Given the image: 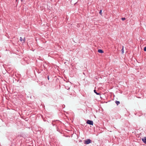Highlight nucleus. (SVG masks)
Segmentation results:
<instances>
[{
    "label": "nucleus",
    "instance_id": "nucleus-8",
    "mask_svg": "<svg viewBox=\"0 0 146 146\" xmlns=\"http://www.w3.org/2000/svg\"><path fill=\"white\" fill-rule=\"evenodd\" d=\"M19 40L21 42L23 41V39L22 38V37H20Z\"/></svg>",
    "mask_w": 146,
    "mask_h": 146
},
{
    "label": "nucleus",
    "instance_id": "nucleus-15",
    "mask_svg": "<svg viewBox=\"0 0 146 146\" xmlns=\"http://www.w3.org/2000/svg\"><path fill=\"white\" fill-rule=\"evenodd\" d=\"M23 41H24V42H25V38H24V40H23Z\"/></svg>",
    "mask_w": 146,
    "mask_h": 146
},
{
    "label": "nucleus",
    "instance_id": "nucleus-13",
    "mask_svg": "<svg viewBox=\"0 0 146 146\" xmlns=\"http://www.w3.org/2000/svg\"><path fill=\"white\" fill-rule=\"evenodd\" d=\"M43 66H44V68H46V66H45L44 64L43 65Z\"/></svg>",
    "mask_w": 146,
    "mask_h": 146
},
{
    "label": "nucleus",
    "instance_id": "nucleus-1",
    "mask_svg": "<svg viewBox=\"0 0 146 146\" xmlns=\"http://www.w3.org/2000/svg\"><path fill=\"white\" fill-rule=\"evenodd\" d=\"M86 123L88 124H89L90 125H93V124H94L93 122L92 121L90 120H87V121L86 122Z\"/></svg>",
    "mask_w": 146,
    "mask_h": 146
},
{
    "label": "nucleus",
    "instance_id": "nucleus-3",
    "mask_svg": "<svg viewBox=\"0 0 146 146\" xmlns=\"http://www.w3.org/2000/svg\"><path fill=\"white\" fill-rule=\"evenodd\" d=\"M141 139L143 142L145 144H146V137H144Z\"/></svg>",
    "mask_w": 146,
    "mask_h": 146
},
{
    "label": "nucleus",
    "instance_id": "nucleus-4",
    "mask_svg": "<svg viewBox=\"0 0 146 146\" xmlns=\"http://www.w3.org/2000/svg\"><path fill=\"white\" fill-rule=\"evenodd\" d=\"M98 52L99 53H102L103 52V51L102 49H99L98 50Z\"/></svg>",
    "mask_w": 146,
    "mask_h": 146
},
{
    "label": "nucleus",
    "instance_id": "nucleus-5",
    "mask_svg": "<svg viewBox=\"0 0 146 146\" xmlns=\"http://www.w3.org/2000/svg\"><path fill=\"white\" fill-rule=\"evenodd\" d=\"M94 92L95 94H97V95H100V93H98V92H96V90H94Z\"/></svg>",
    "mask_w": 146,
    "mask_h": 146
},
{
    "label": "nucleus",
    "instance_id": "nucleus-11",
    "mask_svg": "<svg viewBox=\"0 0 146 146\" xmlns=\"http://www.w3.org/2000/svg\"><path fill=\"white\" fill-rule=\"evenodd\" d=\"M47 78L48 80H49V76H47Z\"/></svg>",
    "mask_w": 146,
    "mask_h": 146
},
{
    "label": "nucleus",
    "instance_id": "nucleus-10",
    "mask_svg": "<svg viewBox=\"0 0 146 146\" xmlns=\"http://www.w3.org/2000/svg\"><path fill=\"white\" fill-rule=\"evenodd\" d=\"M144 50L145 51H146V46L144 48Z\"/></svg>",
    "mask_w": 146,
    "mask_h": 146
},
{
    "label": "nucleus",
    "instance_id": "nucleus-7",
    "mask_svg": "<svg viewBox=\"0 0 146 146\" xmlns=\"http://www.w3.org/2000/svg\"><path fill=\"white\" fill-rule=\"evenodd\" d=\"M124 47L123 46H122V48L121 49V52H122V53H124Z\"/></svg>",
    "mask_w": 146,
    "mask_h": 146
},
{
    "label": "nucleus",
    "instance_id": "nucleus-16",
    "mask_svg": "<svg viewBox=\"0 0 146 146\" xmlns=\"http://www.w3.org/2000/svg\"><path fill=\"white\" fill-rule=\"evenodd\" d=\"M121 18L123 19V18Z\"/></svg>",
    "mask_w": 146,
    "mask_h": 146
},
{
    "label": "nucleus",
    "instance_id": "nucleus-9",
    "mask_svg": "<svg viewBox=\"0 0 146 146\" xmlns=\"http://www.w3.org/2000/svg\"><path fill=\"white\" fill-rule=\"evenodd\" d=\"M102 10H100V12H99V13L101 15H102Z\"/></svg>",
    "mask_w": 146,
    "mask_h": 146
},
{
    "label": "nucleus",
    "instance_id": "nucleus-14",
    "mask_svg": "<svg viewBox=\"0 0 146 146\" xmlns=\"http://www.w3.org/2000/svg\"><path fill=\"white\" fill-rule=\"evenodd\" d=\"M52 124L53 125V126H54V125L53 124V123H52Z\"/></svg>",
    "mask_w": 146,
    "mask_h": 146
},
{
    "label": "nucleus",
    "instance_id": "nucleus-2",
    "mask_svg": "<svg viewBox=\"0 0 146 146\" xmlns=\"http://www.w3.org/2000/svg\"><path fill=\"white\" fill-rule=\"evenodd\" d=\"M91 142V140L90 139H88L85 141V143L87 144H89Z\"/></svg>",
    "mask_w": 146,
    "mask_h": 146
},
{
    "label": "nucleus",
    "instance_id": "nucleus-6",
    "mask_svg": "<svg viewBox=\"0 0 146 146\" xmlns=\"http://www.w3.org/2000/svg\"><path fill=\"white\" fill-rule=\"evenodd\" d=\"M115 103L117 105H118L120 104V102L117 101H115Z\"/></svg>",
    "mask_w": 146,
    "mask_h": 146
},
{
    "label": "nucleus",
    "instance_id": "nucleus-12",
    "mask_svg": "<svg viewBox=\"0 0 146 146\" xmlns=\"http://www.w3.org/2000/svg\"><path fill=\"white\" fill-rule=\"evenodd\" d=\"M123 21H124L125 19H121Z\"/></svg>",
    "mask_w": 146,
    "mask_h": 146
}]
</instances>
